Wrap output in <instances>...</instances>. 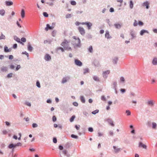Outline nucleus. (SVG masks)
<instances>
[{
	"instance_id": "obj_49",
	"label": "nucleus",
	"mask_w": 157,
	"mask_h": 157,
	"mask_svg": "<svg viewBox=\"0 0 157 157\" xmlns=\"http://www.w3.org/2000/svg\"><path fill=\"white\" fill-rule=\"evenodd\" d=\"M131 34L132 36V38L134 37L135 36V33L133 32H131Z\"/></svg>"
},
{
	"instance_id": "obj_37",
	"label": "nucleus",
	"mask_w": 157,
	"mask_h": 157,
	"mask_svg": "<svg viewBox=\"0 0 157 157\" xmlns=\"http://www.w3.org/2000/svg\"><path fill=\"white\" fill-rule=\"evenodd\" d=\"M89 70L88 68H86L84 70V74H85L86 73L88 72Z\"/></svg>"
},
{
	"instance_id": "obj_59",
	"label": "nucleus",
	"mask_w": 157,
	"mask_h": 157,
	"mask_svg": "<svg viewBox=\"0 0 157 157\" xmlns=\"http://www.w3.org/2000/svg\"><path fill=\"white\" fill-rule=\"evenodd\" d=\"M63 152L64 155H66L67 153V151L66 150H64L63 151Z\"/></svg>"
},
{
	"instance_id": "obj_42",
	"label": "nucleus",
	"mask_w": 157,
	"mask_h": 157,
	"mask_svg": "<svg viewBox=\"0 0 157 157\" xmlns=\"http://www.w3.org/2000/svg\"><path fill=\"white\" fill-rule=\"evenodd\" d=\"M32 126L33 128L37 127L38 126L37 124L36 123H33L32 124Z\"/></svg>"
},
{
	"instance_id": "obj_28",
	"label": "nucleus",
	"mask_w": 157,
	"mask_h": 157,
	"mask_svg": "<svg viewBox=\"0 0 157 157\" xmlns=\"http://www.w3.org/2000/svg\"><path fill=\"white\" fill-rule=\"evenodd\" d=\"M75 117V115L72 116L71 117V118L70 119V122H73L74 121Z\"/></svg>"
},
{
	"instance_id": "obj_29",
	"label": "nucleus",
	"mask_w": 157,
	"mask_h": 157,
	"mask_svg": "<svg viewBox=\"0 0 157 157\" xmlns=\"http://www.w3.org/2000/svg\"><path fill=\"white\" fill-rule=\"evenodd\" d=\"M28 49L30 51H31L33 49V48L30 44L28 46Z\"/></svg>"
},
{
	"instance_id": "obj_23",
	"label": "nucleus",
	"mask_w": 157,
	"mask_h": 157,
	"mask_svg": "<svg viewBox=\"0 0 157 157\" xmlns=\"http://www.w3.org/2000/svg\"><path fill=\"white\" fill-rule=\"evenodd\" d=\"M157 124L155 122L152 123V128L153 129H155L156 128Z\"/></svg>"
},
{
	"instance_id": "obj_17",
	"label": "nucleus",
	"mask_w": 157,
	"mask_h": 157,
	"mask_svg": "<svg viewBox=\"0 0 157 157\" xmlns=\"http://www.w3.org/2000/svg\"><path fill=\"white\" fill-rule=\"evenodd\" d=\"M145 33H148V32L147 30H142L140 31V34L141 35H143V34Z\"/></svg>"
},
{
	"instance_id": "obj_20",
	"label": "nucleus",
	"mask_w": 157,
	"mask_h": 157,
	"mask_svg": "<svg viewBox=\"0 0 157 157\" xmlns=\"http://www.w3.org/2000/svg\"><path fill=\"white\" fill-rule=\"evenodd\" d=\"M14 39L15 40H16L17 41L20 43L21 44H24L23 43H22V42L20 41V38H19L17 37H14Z\"/></svg>"
},
{
	"instance_id": "obj_16",
	"label": "nucleus",
	"mask_w": 157,
	"mask_h": 157,
	"mask_svg": "<svg viewBox=\"0 0 157 157\" xmlns=\"http://www.w3.org/2000/svg\"><path fill=\"white\" fill-rule=\"evenodd\" d=\"M11 51L10 49H8L7 47L5 46L4 47V51L6 52H9Z\"/></svg>"
},
{
	"instance_id": "obj_50",
	"label": "nucleus",
	"mask_w": 157,
	"mask_h": 157,
	"mask_svg": "<svg viewBox=\"0 0 157 157\" xmlns=\"http://www.w3.org/2000/svg\"><path fill=\"white\" fill-rule=\"evenodd\" d=\"M53 142L55 143H56L57 142V140L56 138H54L53 139Z\"/></svg>"
},
{
	"instance_id": "obj_43",
	"label": "nucleus",
	"mask_w": 157,
	"mask_h": 157,
	"mask_svg": "<svg viewBox=\"0 0 157 157\" xmlns=\"http://www.w3.org/2000/svg\"><path fill=\"white\" fill-rule=\"evenodd\" d=\"M36 86L38 87L39 88H40V83L38 81H37L36 83Z\"/></svg>"
},
{
	"instance_id": "obj_30",
	"label": "nucleus",
	"mask_w": 157,
	"mask_h": 157,
	"mask_svg": "<svg viewBox=\"0 0 157 157\" xmlns=\"http://www.w3.org/2000/svg\"><path fill=\"white\" fill-rule=\"evenodd\" d=\"M115 26L116 28L117 29H119L121 28V26L120 24H115L114 25Z\"/></svg>"
},
{
	"instance_id": "obj_24",
	"label": "nucleus",
	"mask_w": 157,
	"mask_h": 157,
	"mask_svg": "<svg viewBox=\"0 0 157 157\" xmlns=\"http://www.w3.org/2000/svg\"><path fill=\"white\" fill-rule=\"evenodd\" d=\"M80 100L82 102L84 103L85 102V100L83 96H82L80 97Z\"/></svg>"
},
{
	"instance_id": "obj_31",
	"label": "nucleus",
	"mask_w": 157,
	"mask_h": 157,
	"mask_svg": "<svg viewBox=\"0 0 157 157\" xmlns=\"http://www.w3.org/2000/svg\"><path fill=\"white\" fill-rule=\"evenodd\" d=\"M99 111L98 109H96L92 112V113L93 114H95L97 113H98Z\"/></svg>"
},
{
	"instance_id": "obj_21",
	"label": "nucleus",
	"mask_w": 157,
	"mask_h": 157,
	"mask_svg": "<svg viewBox=\"0 0 157 157\" xmlns=\"http://www.w3.org/2000/svg\"><path fill=\"white\" fill-rule=\"evenodd\" d=\"M108 121L111 125L112 126H114V125L113 123V122L111 120L109 119L108 120Z\"/></svg>"
},
{
	"instance_id": "obj_35",
	"label": "nucleus",
	"mask_w": 157,
	"mask_h": 157,
	"mask_svg": "<svg viewBox=\"0 0 157 157\" xmlns=\"http://www.w3.org/2000/svg\"><path fill=\"white\" fill-rule=\"evenodd\" d=\"M71 14H67L66 15V18H69L71 17Z\"/></svg>"
},
{
	"instance_id": "obj_38",
	"label": "nucleus",
	"mask_w": 157,
	"mask_h": 157,
	"mask_svg": "<svg viewBox=\"0 0 157 157\" xmlns=\"http://www.w3.org/2000/svg\"><path fill=\"white\" fill-rule=\"evenodd\" d=\"M2 71H6L7 70V68L6 67H3L2 68Z\"/></svg>"
},
{
	"instance_id": "obj_22",
	"label": "nucleus",
	"mask_w": 157,
	"mask_h": 157,
	"mask_svg": "<svg viewBox=\"0 0 157 157\" xmlns=\"http://www.w3.org/2000/svg\"><path fill=\"white\" fill-rule=\"evenodd\" d=\"M5 13V11L4 10H0V14L2 15L3 16Z\"/></svg>"
},
{
	"instance_id": "obj_34",
	"label": "nucleus",
	"mask_w": 157,
	"mask_h": 157,
	"mask_svg": "<svg viewBox=\"0 0 157 157\" xmlns=\"http://www.w3.org/2000/svg\"><path fill=\"white\" fill-rule=\"evenodd\" d=\"M5 39V36L3 35V34H2L1 36H0V40L2 39Z\"/></svg>"
},
{
	"instance_id": "obj_1",
	"label": "nucleus",
	"mask_w": 157,
	"mask_h": 157,
	"mask_svg": "<svg viewBox=\"0 0 157 157\" xmlns=\"http://www.w3.org/2000/svg\"><path fill=\"white\" fill-rule=\"evenodd\" d=\"M73 38L75 39L74 43L73 42V44L75 47H79L80 46V41L78 37L75 36H73Z\"/></svg>"
},
{
	"instance_id": "obj_48",
	"label": "nucleus",
	"mask_w": 157,
	"mask_h": 157,
	"mask_svg": "<svg viewBox=\"0 0 157 157\" xmlns=\"http://www.w3.org/2000/svg\"><path fill=\"white\" fill-rule=\"evenodd\" d=\"M124 78L123 77H121L120 81H121V82H124Z\"/></svg>"
},
{
	"instance_id": "obj_13",
	"label": "nucleus",
	"mask_w": 157,
	"mask_h": 157,
	"mask_svg": "<svg viewBox=\"0 0 157 157\" xmlns=\"http://www.w3.org/2000/svg\"><path fill=\"white\" fill-rule=\"evenodd\" d=\"M110 73L109 71H106L104 72L103 73V76L105 78H106L107 76L106 75L109 74Z\"/></svg>"
},
{
	"instance_id": "obj_45",
	"label": "nucleus",
	"mask_w": 157,
	"mask_h": 157,
	"mask_svg": "<svg viewBox=\"0 0 157 157\" xmlns=\"http://www.w3.org/2000/svg\"><path fill=\"white\" fill-rule=\"evenodd\" d=\"M75 127L77 130H79V129L80 128V125H75Z\"/></svg>"
},
{
	"instance_id": "obj_33",
	"label": "nucleus",
	"mask_w": 157,
	"mask_h": 157,
	"mask_svg": "<svg viewBox=\"0 0 157 157\" xmlns=\"http://www.w3.org/2000/svg\"><path fill=\"white\" fill-rule=\"evenodd\" d=\"M126 113L127 116L130 115L131 114L130 111L129 110H126Z\"/></svg>"
},
{
	"instance_id": "obj_55",
	"label": "nucleus",
	"mask_w": 157,
	"mask_h": 157,
	"mask_svg": "<svg viewBox=\"0 0 157 157\" xmlns=\"http://www.w3.org/2000/svg\"><path fill=\"white\" fill-rule=\"evenodd\" d=\"M99 136H101L103 135V133L101 132H99L98 133Z\"/></svg>"
},
{
	"instance_id": "obj_40",
	"label": "nucleus",
	"mask_w": 157,
	"mask_h": 157,
	"mask_svg": "<svg viewBox=\"0 0 157 157\" xmlns=\"http://www.w3.org/2000/svg\"><path fill=\"white\" fill-rule=\"evenodd\" d=\"M71 137H72L73 138H75V139H77V138H78V136H77L75 135H74V134L71 135Z\"/></svg>"
},
{
	"instance_id": "obj_3",
	"label": "nucleus",
	"mask_w": 157,
	"mask_h": 157,
	"mask_svg": "<svg viewBox=\"0 0 157 157\" xmlns=\"http://www.w3.org/2000/svg\"><path fill=\"white\" fill-rule=\"evenodd\" d=\"M78 29L81 35H84L85 34V30L83 27H79L78 28Z\"/></svg>"
},
{
	"instance_id": "obj_36",
	"label": "nucleus",
	"mask_w": 157,
	"mask_h": 157,
	"mask_svg": "<svg viewBox=\"0 0 157 157\" xmlns=\"http://www.w3.org/2000/svg\"><path fill=\"white\" fill-rule=\"evenodd\" d=\"M22 145V144L21 143H18L16 144H15V146L16 147L17 146H21Z\"/></svg>"
},
{
	"instance_id": "obj_15",
	"label": "nucleus",
	"mask_w": 157,
	"mask_h": 157,
	"mask_svg": "<svg viewBox=\"0 0 157 157\" xmlns=\"http://www.w3.org/2000/svg\"><path fill=\"white\" fill-rule=\"evenodd\" d=\"M152 63L154 65H157V58H154L152 61Z\"/></svg>"
},
{
	"instance_id": "obj_18",
	"label": "nucleus",
	"mask_w": 157,
	"mask_h": 157,
	"mask_svg": "<svg viewBox=\"0 0 157 157\" xmlns=\"http://www.w3.org/2000/svg\"><path fill=\"white\" fill-rule=\"evenodd\" d=\"M6 5L7 6H10L12 5L13 4V3L12 2L10 1H6Z\"/></svg>"
},
{
	"instance_id": "obj_12",
	"label": "nucleus",
	"mask_w": 157,
	"mask_h": 157,
	"mask_svg": "<svg viewBox=\"0 0 157 157\" xmlns=\"http://www.w3.org/2000/svg\"><path fill=\"white\" fill-rule=\"evenodd\" d=\"M105 37L107 39H109L111 38V37L110 36L109 32L108 31H106L105 35Z\"/></svg>"
},
{
	"instance_id": "obj_10",
	"label": "nucleus",
	"mask_w": 157,
	"mask_h": 157,
	"mask_svg": "<svg viewBox=\"0 0 157 157\" xmlns=\"http://www.w3.org/2000/svg\"><path fill=\"white\" fill-rule=\"evenodd\" d=\"M147 104L151 106H153L154 105V102L152 100H150L147 101Z\"/></svg>"
},
{
	"instance_id": "obj_58",
	"label": "nucleus",
	"mask_w": 157,
	"mask_h": 157,
	"mask_svg": "<svg viewBox=\"0 0 157 157\" xmlns=\"http://www.w3.org/2000/svg\"><path fill=\"white\" fill-rule=\"evenodd\" d=\"M101 99L102 100L105 101V98L104 96H102L101 97Z\"/></svg>"
},
{
	"instance_id": "obj_47",
	"label": "nucleus",
	"mask_w": 157,
	"mask_h": 157,
	"mask_svg": "<svg viewBox=\"0 0 157 157\" xmlns=\"http://www.w3.org/2000/svg\"><path fill=\"white\" fill-rule=\"evenodd\" d=\"M21 40L23 42H25L26 41V39L25 38L22 37L21 38Z\"/></svg>"
},
{
	"instance_id": "obj_63",
	"label": "nucleus",
	"mask_w": 157,
	"mask_h": 157,
	"mask_svg": "<svg viewBox=\"0 0 157 157\" xmlns=\"http://www.w3.org/2000/svg\"><path fill=\"white\" fill-rule=\"evenodd\" d=\"M17 44H15L13 45V47L14 48H17Z\"/></svg>"
},
{
	"instance_id": "obj_56",
	"label": "nucleus",
	"mask_w": 157,
	"mask_h": 157,
	"mask_svg": "<svg viewBox=\"0 0 157 157\" xmlns=\"http://www.w3.org/2000/svg\"><path fill=\"white\" fill-rule=\"evenodd\" d=\"M118 60V59L117 58H116L115 59H114L113 60V63H116L117 61Z\"/></svg>"
},
{
	"instance_id": "obj_62",
	"label": "nucleus",
	"mask_w": 157,
	"mask_h": 157,
	"mask_svg": "<svg viewBox=\"0 0 157 157\" xmlns=\"http://www.w3.org/2000/svg\"><path fill=\"white\" fill-rule=\"evenodd\" d=\"M114 11V9L112 8H110L109 10L110 12H113Z\"/></svg>"
},
{
	"instance_id": "obj_41",
	"label": "nucleus",
	"mask_w": 157,
	"mask_h": 157,
	"mask_svg": "<svg viewBox=\"0 0 157 157\" xmlns=\"http://www.w3.org/2000/svg\"><path fill=\"white\" fill-rule=\"evenodd\" d=\"M44 16L45 17H48V14L46 12H44L43 13Z\"/></svg>"
},
{
	"instance_id": "obj_9",
	"label": "nucleus",
	"mask_w": 157,
	"mask_h": 157,
	"mask_svg": "<svg viewBox=\"0 0 157 157\" xmlns=\"http://www.w3.org/2000/svg\"><path fill=\"white\" fill-rule=\"evenodd\" d=\"M113 148L114 149V152L115 153L121 151L120 148H117L116 146H113Z\"/></svg>"
},
{
	"instance_id": "obj_39",
	"label": "nucleus",
	"mask_w": 157,
	"mask_h": 157,
	"mask_svg": "<svg viewBox=\"0 0 157 157\" xmlns=\"http://www.w3.org/2000/svg\"><path fill=\"white\" fill-rule=\"evenodd\" d=\"M12 75H13L12 73H10L7 75V77L8 78H11L12 76Z\"/></svg>"
},
{
	"instance_id": "obj_5",
	"label": "nucleus",
	"mask_w": 157,
	"mask_h": 157,
	"mask_svg": "<svg viewBox=\"0 0 157 157\" xmlns=\"http://www.w3.org/2000/svg\"><path fill=\"white\" fill-rule=\"evenodd\" d=\"M75 64L79 66H81L82 65V63L78 59H75Z\"/></svg>"
},
{
	"instance_id": "obj_14",
	"label": "nucleus",
	"mask_w": 157,
	"mask_h": 157,
	"mask_svg": "<svg viewBox=\"0 0 157 157\" xmlns=\"http://www.w3.org/2000/svg\"><path fill=\"white\" fill-rule=\"evenodd\" d=\"M21 16L22 18H24L25 17V11L23 9L21 10Z\"/></svg>"
},
{
	"instance_id": "obj_60",
	"label": "nucleus",
	"mask_w": 157,
	"mask_h": 157,
	"mask_svg": "<svg viewBox=\"0 0 157 157\" xmlns=\"http://www.w3.org/2000/svg\"><path fill=\"white\" fill-rule=\"evenodd\" d=\"M133 25L134 26H136L137 25V23L136 20H135V21Z\"/></svg>"
},
{
	"instance_id": "obj_61",
	"label": "nucleus",
	"mask_w": 157,
	"mask_h": 157,
	"mask_svg": "<svg viewBox=\"0 0 157 157\" xmlns=\"http://www.w3.org/2000/svg\"><path fill=\"white\" fill-rule=\"evenodd\" d=\"M143 23L141 21H139V23H138V24L140 25H143Z\"/></svg>"
},
{
	"instance_id": "obj_7",
	"label": "nucleus",
	"mask_w": 157,
	"mask_h": 157,
	"mask_svg": "<svg viewBox=\"0 0 157 157\" xmlns=\"http://www.w3.org/2000/svg\"><path fill=\"white\" fill-rule=\"evenodd\" d=\"M70 78V77H66L63 78L62 80V82L63 83H64L66 82L67 80H69Z\"/></svg>"
},
{
	"instance_id": "obj_51",
	"label": "nucleus",
	"mask_w": 157,
	"mask_h": 157,
	"mask_svg": "<svg viewBox=\"0 0 157 157\" xmlns=\"http://www.w3.org/2000/svg\"><path fill=\"white\" fill-rule=\"evenodd\" d=\"M88 130L90 132H92L93 130L92 128L90 127L88 128Z\"/></svg>"
},
{
	"instance_id": "obj_64",
	"label": "nucleus",
	"mask_w": 157,
	"mask_h": 157,
	"mask_svg": "<svg viewBox=\"0 0 157 157\" xmlns=\"http://www.w3.org/2000/svg\"><path fill=\"white\" fill-rule=\"evenodd\" d=\"M13 58V56L12 55H10L9 56V59H12Z\"/></svg>"
},
{
	"instance_id": "obj_54",
	"label": "nucleus",
	"mask_w": 157,
	"mask_h": 157,
	"mask_svg": "<svg viewBox=\"0 0 157 157\" xmlns=\"http://www.w3.org/2000/svg\"><path fill=\"white\" fill-rule=\"evenodd\" d=\"M20 67H21L20 65H18L16 68V70H18L20 68Z\"/></svg>"
},
{
	"instance_id": "obj_6",
	"label": "nucleus",
	"mask_w": 157,
	"mask_h": 157,
	"mask_svg": "<svg viewBox=\"0 0 157 157\" xmlns=\"http://www.w3.org/2000/svg\"><path fill=\"white\" fill-rule=\"evenodd\" d=\"M54 27L52 26H50L49 24H47L46 25V27L45 28V29L46 31H48V29L52 30L53 29Z\"/></svg>"
},
{
	"instance_id": "obj_44",
	"label": "nucleus",
	"mask_w": 157,
	"mask_h": 157,
	"mask_svg": "<svg viewBox=\"0 0 157 157\" xmlns=\"http://www.w3.org/2000/svg\"><path fill=\"white\" fill-rule=\"evenodd\" d=\"M71 4L72 5H76V2L75 1H72L71 2Z\"/></svg>"
},
{
	"instance_id": "obj_2",
	"label": "nucleus",
	"mask_w": 157,
	"mask_h": 157,
	"mask_svg": "<svg viewBox=\"0 0 157 157\" xmlns=\"http://www.w3.org/2000/svg\"><path fill=\"white\" fill-rule=\"evenodd\" d=\"M69 42L67 41V40H64V41L61 43V45L64 47L65 49L68 50H71V48L68 46Z\"/></svg>"
},
{
	"instance_id": "obj_46",
	"label": "nucleus",
	"mask_w": 157,
	"mask_h": 157,
	"mask_svg": "<svg viewBox=\"0 0 157 157\" xmlns=\"http://www.w3.org/2000/svg\"><path fill=\"white\" fill-rule=\"evenodd\" d=\"M56 120V118L55 116H53L52 117V121H53L55 122V121Z\"/></svg>"
},
{
	"instance_id": "obj_11",
	"label": "nucleus",
	"mask_w": 157,
	"mask_h": 157,
	"mask_svg": "<svg viewBox=\"0 0 157 157\" xmlns=\"http://www.w3.org/2000/svg\"><path fill=\"white\" fill-rule=\"evenodd\" d=\"M44 59L45 60L48 61L51 59V57L49 55L46 54L45 56Z\"/></svg>"
},
{
	"instance_id": "obj_27",
	"label": "nucleus",
	"mask_w": 157,
	"mask_h": 157,
	"mask_svg": "<svg viewBox=\"0 0 157 157\" xmlns=\"http://www.w3.org/2000/svg\"><path fill=\"white\" fill-rule=\"evenodd\" d=\"M8 147L9 148L11 149L13 147H15L16 146H15V144H11L9 145Z\"/></svg>"
},
{
	"instance_id": "obj_53",
	"label": "nucleus",
	"mask_w": 157,
	"mask_h": 157,
	"mask_svg": "<svg viewBox=\"0 0 157 157\" xmlns=\"http://www.w3.org/2000/svg\"><path fill=\"white\" fill-rule=\"evenodd\" d=\"M81 23H81L78 21H76L75 22V24L76 25H79L80 24H81Z\"/></svg>"
},
{
	"instance_id": "obj_52",
	"label": "nucleus",
	"mask_w": 157,
	"mask_h": 157,
	"mask_svg": "<svg viewBox=\"0 0 157 157\" xmlns=\"http://www.w3.org/2000/svg\"><path fill=\"white\" fill-rule=\"evenodd\" d=\"M73 105L74 106H77L78 105V103L77 102H74L73 103Z\"/></svg>"
},
{
	"instance_id": "obj_8",
	"label": "nucleus",
	"mask_w": 157,
	"mask_h": 157,
	"mask_svg": "<svg viewBox=\"0 0 157 157\" xmlns=\"http://www.w3.org/2000/svg\"><path fill=\"white\" fill-rule=\"evenodd\" d=\"M139 147H142L144 149H146L147 148V146L144 144H143L142 142H140L139 144Z\"/></svg>"
},
{
	"instance_id": "obj_25",
	"label": "nucleus",
	"mask_w": 157,
	"mask_h": 157,
	"mask_svg": "<svg viewBox=\"0 0 157 157\" xmlns=\"http://www.w3.org/2000/svg\"><path fill=\"white\" fill-rule=\"evenodd\" d=\"M93 50L92 46H90L88 48L89 51L90 53H92L93 51Z\"/></svg>"
},
{
	"instance_id": "obj_57",
	"label": "nucleus",
	"mask_w": 157,
	"mask_h": 157,
	"mask_svg": "<svg viewBox=\"0 0 157 157\" xmlns=\"http://www.w3.org/2000/svg\"><path fill=\"white\" fill-rule=\"evenodd\" d=\"M2 132L3 134H6L7 133V132L6 130H4L2 131Z\"/></svg>"
},
{
	"instance_id": "obj_4",
	"label": "nucleus",
	"mask_w": 157,
	"mask_h": 157,
	"mask_svg": "<svg viewBox=\"0 0 157 157\" xmlns=\"http://www.w3.org/2000/svg\"><path fill=\"white\" fill-rule=\"evenodd\" d=\"M82 25H86L88 27V29H90L92 25V24L90 22H86L85 23L83 22L81 23Z\"/></svg>"
},
{
	"instance_id": "obj_26",
	"label": "nucleus",
	"mask_w": 157,
	"mask_h": 157,
	"mask_svg": "<svg viewBox=\"0 0 157 157\" xmlns=\"http://www.w3.org/2000/svg\"><path fill=\"white\" fill-rule=\"evenodd\" d=\"M129 6L131 9H132L133 8V4L132 2V1H131L130 2Z\"/></svg>"
},
{
	"instance_id": "obj_19",
	"label": "nucleus",
	"mask_w": 157,
	"mask_h": 157,
	"mask_svg": "<svg viewBox=\"0 0 157 157\" xmlns=\"http://www.w3.org/2000/svg\"><path fill=\"white\" fill-rule=\"evenodd\" d=\"M149 5V3L147 2H145L143 3V6H146V7L147 9L148 8Z\"/></svg>"
},
{
	"instance_id": "obj_32",
	"label": "nucleus",
	"mask_w": 157,
	"mask_h": 157,
	"mask_svg": "<svg viewBox=\"0 0 157 157\" xmlns=\"http://www.w3.org/2000/svg\"><path fill=\"white\" fill-rule=\"evenodd\" d=\"M93 79L94 80H95L96 81H99V79L98 78L97 76H94Z\"/></svg>"
}]
</instances>
